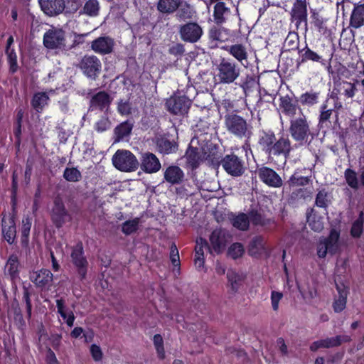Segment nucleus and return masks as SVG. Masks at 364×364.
Wrapping results in <instances>:
<instances>
[{"label": "nucleus", "instance_id": "3c124183", "mask_svg": "<svg viewBox=\"0 0 364 364\" xmlns=\"http://www.w3.org/2000/svg\"><path fill=\"white\" fill-rule=\"evenodd\" d=\"M345 178L348 185L354 189L358 188V181L356 173L352 169L348 168L345 171Z\"/></svg>", "mask_w": 364, "mask_h": 364}, {"label": "nucleus", "instance_id": "cd10ccee", "mask_svg": "<svg viewBox=\"0 0 364 364\" xmlns=\"http://www.w3.org/2000/svg\"><path fill=\"white\" fill-rule=\"evenodd\" d=\"M306 0H296L294 4L291 16L297 23L306 22L307 20Z\"/></svg>", "mask_w": 364, "mask_h": 364}, {"label": "nucleus", "instance_id": "393cba45", "mask_svg": "<svg viewBox=\"0 0 364 364\" xmlns=\"http://www.w3.org/2000/svg\"><path fill=\"white\" fill-rule=\"evenodd\" d=\"M279 107L282 112L292 119L302 114L301 109L296 105L291 102V100L288 96L282 97L279 99Z\"/></svg>", "mask_w": 364, "mask_h": 364}, {"label": "nucleus", "instance_id": "2eb2a0df", "mask_svg": "<svg viewBox=\"0 0 364 364\" xmlns=\"http://www.w3.org/2000/svg\"><path fill=\"white\" fill-rule=\"evenodd\" d=\"M80 68L88 77L95 79L101 70V62L95 55H85L81 60Z\"/></svg>", "mask_w": 364, "mask_h": 364}, {"label": "nucleus", "instance_id": "c85d7f7f", "mask_svg": "<svg viewBox=\"0 0 364 364\" xmlns=\"http://www.w3.org/2000/svg\"><path fill=\"white\" fill-rule=\"evenodd\" d=\"M179 4L176 11V16L179 21L192 19L195 16L196 12L193 6L182 0Z\"/></svg>", "mask_w": 364, "mask_h": 364}, {"label": "nucleus", "instance_id": "864d4df0", "mask_svg": "<svg viewBox=\"0 0 364 364\" xmlns=\"http://www.w3.org/2000/svg\"><path fill=\"white\" fill-rule=\"evenodd\" d=\"M117 111L121 115H129L133 112V107L128 100H121L117 103Z\"/></svg>", "mask_w": 364, "mask_h": 364}, {"label": "nucleus", "instance_id": "f704fd0d", "mask_svg": "<svg viewBox=\"0 0 364 364\" xmlns=\"http://www.w3.org/2000/svg\"><path fill=\"white\" fill-rule=\"evenodd\" d=\"M230 13V9L224 2H218L214 6L213 18L217 24H222L225 21V16Z\"/></svg>", "mask_w": 364, "mask_h": 364}, {"label": "nucleus", "instance_id": "e2e57ef3", "mask_svg": "<svg viewBox=\"0 0 364 364\" xmlns=\"http://www.w3.org/2000/svg\"><path fill=\"white\" fill-rule=\"evenodd\" d=\"M303 56L304 60H312L314 62H319L321 59V57L319 55L309 48H306Z\"/></svg>", "mask_w": 364, "mask_h": 364}, {"label": "nucleus", "instance_id": "603ef678", "mask_svg": "<svg viewBox=\"0 0 364 364\" xmlns=\"http://www.w3.org/2000/svg\"><path fill=\"white\" fill-rule=\"evenodd\" d=\"M299 46V37L295 33H290L284 41V47L289 50H295Z\"/></svg>", "mask_w": 364, "mask_h": 364}, {"label": "nucleus", "instance_id": "4468645a", "mask_svg": "<svg viewBox=\"0 0 364 364\" xmlns=\"http://www.w3.org/2000/svg\"><path fill=\"white\" fill-rule=\"evenodd\" d=\"M257 173L259 178L269 187L280 188L283 184V181L279 175L269 167L262 166L258 168Z\"/></svg>", "mask_w": 364, "mask_h": 364}, {"label": "nucleus", "instance_id": "c03bdc74", "mask_svg": "<svg viewBox=\"0 0 364 364\" xmlns=\"http://www.w3.org/2000/svg\"><path fill=\"white\" fill-rule=\"evenodd\" d=\"M307 222L309 228L315 232H320L323 229V218L316 213L311 214L308 217Z\"/></svg>", "mask_w": 364, "mask_h": 364}, {"label": "nucleus", "instance_id": "4c0bfd02", "mask_svg": "<svg viewBox=\"0 0 364 364\" xmlns=\"http://www.w3.org/2000/svg\"><path fill=\"white\" fill-rule=\"evenodd\" d=\"M133 124L129 121H126L119 124L114 129V134L116 136V141H119L124 137L128 136L132 130Z\"/></svg>", "mask_w": 364, "mask_h": 364}, {"label": "nucleus", "instance_id": "2f4dec72", "mask_svg": "<svg viewBox=\"0 0 364 364\" xmlns=\"http://www.w3.org/2000/svg\"><path fill=\"white\" fill-rule=\"evenodd\" d=\"M19 262L16 255H11L9 257L4 268V274L9 275L11 280L18 277Z\"/></svg>", "mask_w": 364, "mask_h": 364}, {"label": "nucleus", "instance_id": "6e6d98bb", "mask_svg": "<svg viewBox=\"0 0 364 364\" xmlns=\"http://www.w3.org/2000/svg\"><path fill=\"white\" fill-rule=\"evenodd\" d=\"M333 108L330 106V101L326 100V102L321 106V111L320 114V122H324L329 119L332 114Z\"/></svg>", "mask_w": 364, "mask_h": 364}, {"label": "nucleus", "instance_id": "a878e982", "mask_svg": "<svg viewBox=\"0 0 364 364\" xmlns=\"http://www.w3.org/2000/svg\"><path fill=\"white\" fill-rule=\"evenodd\" d=\"M183 178V171L177 166H170L164 171V179L172 185L181 183Z\"/></svg>", "mask_w": 364, "mask_h": 364}, {"label": "nucleus", "instance_id": "338daca9", "mask_svg": "<svg viewBox=\"0 0 364 364\" xmlns=\"http://www.w3.org/2000/svg\"><path fill=\"white\" fill-rule=\"evenodd\" d=\"M303 297L306 301L310 302L317 296V291L314 287H309L306 291H301Z\"/></svg>", "mask_w": 364, "mask_h": 364}, {"label": "nucleus", "instance_id": "0eeeda50", "mask_svg": "<svg viewBox=\"0 0 364 364\" xmlns=\"http://www.w3.org/2000/svg\"><path fill=\"white\" fill-rule=\"evenodd\" d=\"M52 222L58 228H61L66 222L70 221L72 217L65 204L60 197H56L53 201V206L50 210Z\"/></svg>", "mask_w": 364, "mask_h": 364}, {"label": "nucleus", "instance_id": "ea45409f", "mask_svg": "<svg viewBox=\"0 0 364 364\" xmlns=\"http://www.w3.org/2000/svg\"><path fill=\"white\" fill-rule=\"evenodd\" d=\"M210 38L216 41L225 42L228 41L230 34L229 30L220 27V28H213L209 32Z\"/></svg>", "mask_w": 364, "mask_h": 364}, {"label": "nucleus", "instance_id": "bf43d9fd", "mask_svg": "<svg viewBox=\"0 0 364 364\" xmlns=\"http://www.w3.org/2000/svg\"><path fill=\"white\" fill-rule=\"evenodd\" d=\"M283 298V294L282 292L272 291L271 293V304L272 309L274 311H277L279 309V301Z\"/></svg>", "mask_w": 364, "mask_h": 364}, {"label": "nucleus", "instance_id": "f8f14e48", "mask_svg": "<svg viewBox=\"0 0 364 364\" xmlns=\"http://www.w3.org/2000/svg\"><path fill=\"white\" fill-rule=\"evenodd\" d=\"M65 32L62 29L51 28L43 36V44L48 49L60 48L65 46Z\"/></svg>", "mask_w": 364, "mask_h": 364}, {"label": "nucleus", "instance_id": "7c9ffc66", "mask_svg": "<svg viewBox=\"0 0 364 364\" xmlns=\"http://www.w3.org/2000/svg\"><path fill=\"white\" fill-rule=\"evenodd\" d=\"M31 279L38 287H43L52 282L53 274L48 269H43L33 272Z\"/></svg>", "mask_w": 364, "mask_h": 364}, {"label": "nucleus", "instance_id": "dca6fc26", "mask_svg": "<svg viewBox=\"0 0 364 364\" xmlns=\"http://www.w3.org/2000/svg\"><path fill=\"white\" fill-rule=\"evenodd\" d=\"M179 33L184 41L195 43L200 38L203 30L196 23H188L181 27Z\"/></svg>", "mask_w": 364, "mask_h": 364}, {"label": "nucleus", "instance_id": "de8ad7c7", "mask_svg": "<svg viewBox=\"0 0 364 364\" xmlns=\"http://www.w3.org/2000/svg\"><path fill=\"white\" fill-rule=\"evenodd\" d=\"M140 220L138 218L127 220L122 224V231L125 235H130L138 229Z\"/></svg>", "mask_w": 364, "mask_h": 364}, {"label": "nucleus", "instance_id": "20e7f679", "mask_svg": "<svg viewBox=\"0 0 364 364\" xmlns=\"http://www.w3.org/2000/svg\"><path fill=\"white\" fill-rule=\"evenodd\" d=\"M114 166L124 172L134 171L138 168L139 163L136 157L128 150L119 149L112 159Z\"/></svg>", "mask_w": 364, "mask_h": 364}, {"label": "nucleus", "instance_id": "c9c22d12", "mask_svg": "<svg viewBox=\"0 0 364 364\" xmlns=\"http://www.w3.org/2000/svg\"><path fill=\"white\" fill-rule=\"evenodd\" d=\"M207 247V242L203 238H199L196 240V245L195 248V265L198 268H200L204 264V251L203 248Z\"/></svg>", "mask_w": 364, "mask_h": 364}, {"label": "nucleus", "instance_id": "13d9d810", "mask_svg": "<svg viewBox=\"0 0 364 364\" xmlns=\"http://www.w3.org/2000/svg\"><path fill=\"white\" fill-rule=\"evenodd\" d=\"M90 353L92 359L95 362H100L102 360L103 352L99 346L96 344L91 345L90 347Z\"/></svg>", "mask_w": 364, "mask_h": 364}, {"label": "nucleus", "instance_id": "4be33fe9", "mask_svg": "<svg viewBox=\"0 0 364 364\" xmlns=\"http://www.w3.org/2000/svg\"><path fill=\"white\" fill-rule=\"evenodd\" d=\"M247 252L251 257L259 258L267 253L266 241L263 237L256 236L249 243Z\"/></svg>", "mask_w": 364, "mask_h": 364}, {"label": "nucleus", "instance_id": "a19ab883", "mask_svg": "<svg viewBox=\"0 0 364 364\" xmlns=\"http://www.w3.org/2000/svg\"><path fill=\"white\" fill-rule=\"evenodd\" d=\"M157 147L161 153L168 154L176 151L178 144L173 141L166 139H161L157 141Z\"/></svg>", "mask_w": 364, "mask_h": 364}, {"label": "nucleus", "instance_id": "473e14b6", "mask_svg": "<svg viewBox=\"0 0 364 364\" xmlns=\"http://www.w3.org/2000/svg\"><path fill=\"white\" fill-rule=\"evenodd\" d=\"M350 25L355 28L364 26V4L354 6L350 16Z\"/></svg>", "mask_w": 364, "mask_h": 364}, {"label": "nucleus", "instance_id": "5fc2aeb1", "mask_svg": "<svg viewBox=\"0 0 364 364\" xmlns=\"http://www.w3.org/2000/svg\"><path fill=\"white\" fill-rule=\"evenodd\" d=\"M111 127V122L107 116L102 117L95 124L94 128L97 132H103L109 129Z\"/></svg>", "mask_w": 364, "mask_h": 364}, {"label": "nucleus", "instance_id": "5701e85b", "mask_svg": "<svg viewBox=\"0 0 364 364\" xmlns=\"http://www.w3.org/2000/svg\"><path fill=\"white\" fill-rule=\"evenodd\" d=\"M114 45L112 38L108 36H101L92 42L91 48L95 53L105 55L112 51Z\"/></svg>", "mask_w": 364, "mask_h": 364}, {"label": "nucleus", "instance_id": "680f3d73", "mask_svg": "<svg viewBox=\"0 0 364 364\" xmlns=\"http://www.w3.org/2000/svg\"><path fill=\"white\" fill-rule=\"evenodd\" d=\"M327 193L324 191L318 193L316 198V204L321 208H325L327 205Z\"/></svg>", "mask_w": 364, "mask_h": 364}, {"label": "nucleus", "instance_id": "9d476101", "mask_svg": "<svg viewBox=\"0 0 364 364\" xmlns=\"http://www.w3.org/2000/svg\"><path fill=\"white\" fill-rule=\"evenodd\" d=\"M191 102L186 96L173 95L166 102L167 109L173 114H185L188 112Z\"/></svg>", "mask_w": 364, "mask_h": 364}, {"label": "nucleus", "instance_id": "412c9836", "mask_svg": "<svg viewBox=\"0 0 364 364\" xmlns=\"http://www.w3.org/2000/svg\"><path fill=\"white\" fill-rule=\"evenodd\" d=\"M184 158L186 166L192 169H195L206 158V153L201 148L190 146L187 149Z\"/></svg>", "mask_w": 364, "mask_h": 364}, {"label": "nucleus", "instance_id": "774afa93", "mask_svg": "<svg viewBox=\"0 0 364 364\" xmlns=\"http://www.w3.org/2000/svg\"><path fill=\"white\" fill-rule=\"evenodd\" d=\"M46 361L47 364H60L54 352L50 348L46 351Z\"/></svg>", "mask_w": 364, "mask_h": 364}, {"label": "nucleus", "instance_id": "a18cd8bd", "mask_svg": "<svg viewBox=\"0 0 364 364\" xmlns=\"http://www.w3.org/2000/svg\"><path fill=\"white\" fill-rule=\"evenodd\" d=\"M250 221L254 225L267 227L273 223V220L270 218H265L263 215L257 211H252L250 213Z\"/></svg>", "mask_w": 364, "mask_h": 364}, {"label": "nucleus", "instance_id": "72a5a7b5", "mask_svg": "<svg viewBox=\"0 0 364 364\" xmlns=\"http://www.w3.org/2000/svg\"><path fill=\"white\" fill-rule=\"evenodd\" d=\"M181 0H159L157 4V9L162 14H171L174 13Z\"/></svg>", "mask_w": 364, "mask_h": 364}, {"label": "nucleus", "instance_id": "09e8293b", "mask_svg": "<svg viewBox=\"0 0 364 364\" xmlns=\"http://www.w3.org/2000/svg\"><path fill=\"white\" fill-rule=\"evenodd\" d=\"M363 213L360 212L359 218L353 223L350 233L353 237H359L363 232Z\"/></svg>", "mask_w": 364, "mask_h": 364}, {"label": "nucleus", "instance_id": "f3484780", "mask_svg": "<svg viewBox=\"0 0 364 364\" xmlns=\"http://www.w3.org/2000/svg\"><path fill=\"white\" fill-rule=\"evenodd\" d=\"M141 169L146 173L158 172L161 168V162L157 156L151 152H144L141 154Z\"/></svg>", "mask_w": 364, "mask_h": 364}, {"label": "nucleus", "instance_id": "b1692460", "mask_svg": "<svg viewBox=\"0 0 364 364\" xmlns=\"http://www.w3.org/2000/svg\"><path fill=\"white\" fill-rule=\"evenodd\" d=\"M2 234L4 239L12 244L16 235L15 222L12 216L4 215L2 218Z\"/></svg>", "mask_w": 364, "mask_h": 364}, {"label": "nucleus", "instance_id": "a211bd4d", "mask_svg": "<svg viewBox=\"0 0 364 364\" xmlns=\"http://www.w3.org/2000/svg\"><path fill=\"white\" fill-rule=\"evenodd\" d=\"M41 10L48 16H56L65 9V0H38Z\"/></svg>", "mask_w": 364, "mask_h": 364}, {"label": "nucleus", "instance_id": "6e6552de", "mask_svg": "<svg viewBox=\"0 0 364 364\" xmlns=\"http://www.w3.org/2000/svg\"><path fill=\"white\" fill-rule=\"evenodd\" d=\"M231 240V235L225 229L216 228L210 234L209 241L210 249L217 254L221 253L225 248L228 242Z\"/></svg>", "mask_w": 364, "mask_h": 364}, {"label": "nucleus", "instance_id": "ddd939ff", "mask_svg": "<svg viewBox=\"0 0 364 364\" xmlns=\"http://www.w3.org/2000/svg\"><path fill=\"white\" fill-rule=\"evenodd\" d=\"M225 171L233 176H241L245 171L243 161L236 155H226L221 161Z\"/></svg>", "mask_w": 364, "mask_h": 364}, {"label": "nucleus", "instance_id": "052dcab7", "mask_svg": "<svg viewBox=\"0 0 364 364\" xmlns=\"http://www.w3.org/2000/svg\"><path fill=\"white\" fill-rule=\"evenodd\" d=\"M343 89L344 95L348 98L353 97L357 90L355 85L349 82H343Z\"/></svg>", "mask_w": 364, "mask_h": 364}, {"label": "nucleus", "instance_id": "aec40b11", "mask_svg": "<svg viewBox=\"0 0 364 364\" xmlns=\"http://www.w3.org/2000/svg\"><path fill=\"white\" fill-rule=\"evenodd\" d=\"M223 49L226 50L237 62L244 64L248 60V46L245 43H235L230 46H225Z\"/></svg>", "mask_w": 364, "mask_h": 364}, {"label": "nucleus", "instance_id": "0e129e2a", "mask_svg": "<svg viewBox=\"0 0 364 364\" xmlns=\"http://www.w3.org/2000/svg\"><path fill=\"white\" fill-rule=\"evenodd\" d=\"M318 96L315 93H306L301 95V102L303 104L314 105L316 102Z\"/></svg>", "mask_w": 364, "mask_h": 364}, {"label": "nucleus", "instance_id": "39448f33", "mask_svg": "<svg viewBox=\"0 0 364 364\" xmlns=\"http://www.w3.org/2000/svg\"><path fill=\"white\" fill-rule=\"evenodd\" d=\"M289 132L296 141L303 144L307 141L311 135V129L307 117L304 114L291 119Z\"/></svg>", "mask_w": 364, "mask_h": 364}, {"label": "nucleus", "instance_id": "f03ea898", "mask_svg": "<svg viewBox=\"0 0 364 364\" xmlns=\"http://www.w3.org/2000/svg\"><path fill=\"white\" fill-rule=\"evenodd\" d=\"M227 131L238 139H250L252 135V127L242 117L230 113L224 117Z\"/></svg>", "mask_w": 364, "mask_h": 364}, {"label": "nucleus", "instance_id": "69168bd1", "mask_svg": "<svg viewBox=\"0 0 364 364\" xmlns=\"http://www.w3.org/2000/svg\"><path fill=\"white\" fill-rule=\"evenodd\" d=\"M170 258L172 264L174 266L179 265V254L176 245L175 244H172L171 246Z\"/></svg>", "mask_w": 364, "mask_h": 364}, {"label": "nucleus", "instance_id": "4d7b16f0", "mask_svg": "<svg viewBox=\"0 0 364 364\" xmlns=\"http://www.w3.org/2000/svg\"><path fill=\"white\" fill-rule=\"evenodd\" d=\"M309 181V179L308 177L300 176L296 174H293L290 177L287 183L290 186H305L308 184Z\"/></svg>", "mask_w": 364, "mask_h": 364}, {"label": "nucleus", "instance_id": "e433bc0d", "mask_svg": "<svg viewBox=\"0 0 364 364\" xmlns=\"http://www.w3.org/2000/svg\"><path fill=\"white\" fill-rule=\"evenodd\" d=\"M48 100L49 97L46 92H38L33 95L31 105L36 112H41L48 105Z\"/></svg>", "mask_w": 364, "mask_h": 364}, {"label": "nucleus", "instance_id": "49530a36", "mask_svg": "<svg viewBox=\"0 0 364 364\" xmlns=\"http://www.w3.org/2000/svg\"><path fill=\"white\" fill-rule=\"evenodd\" d=\"M245 253L243 245L240 242L232 244L228 250V256L233 259L241 257Z\"/></svg>", "mask_w": 364, "mask_h": 364}, {"label": "nucleus", "instance_id": "c756f323", "mask_svg": "<svg viewBox=\"0 0 364 364\" xmlns=\"http://www.w3.org/2000/svg\"><path fill=\"white\" fill-rule=\"evenodd\" d=\"M336 289L338 292V296L335 299L333 308L335 312L339 313L346 308L348 291L343 284H336Z\"/></svg>", "mask_w": 364, "mask_h": 364}, {"label": "nucleus", "instance_id": "58836bf2", "mask_svg": "<svg viewBox=\"0 0 364 364\" xmlns=\"http://www.w3.org/2000/svg\"><path fill=\"white\" fill-rule=\"evenodd\" d=\"M228 284L233 292H236L242 285L243 277L233 270H229L227 273Z\"/></svg>", "mask_w": 364, "mask_h": 364}, {"label": "nucleus", "instance_id": "9b49d317", "mask_svg": "<svg viewBox=\"0 0 364 364\" xmlns=\"http://www.w3.org/2000/svg\"><path fill=\"white\" fill-rule=\"evenodd\" d=\"M351 338L348 335H338L334 337H327L313 342L310 346L311 351H316L319 348H331L341 346L343 343H348Z\"/></svg>", "mask_w": 364, "mask_h": 364}, {"label": "nucleus", "instance_id": "f257e3e1", "mask_svg": "<svg viewBox=\"0 0 364 364\" xmlns=\"http://www.w3.org/2000/svg\"><path fill=\"white\" fill-rule=\"evenodd\" d=\"M259 144L269 155H283L286 159L291 150V141L287 137L282 136L277 139L272 132H262Z\"/></svg>", "mask_w": 364, "mask_h": 364}, {"label": "nucleus", "instance_id": "8fccbe9b", "mask_svg": "<svg viewBox=\"0 0 364 364\" xmlns=\"http://www.w3.org/2000/svg\"><path fill=\"white\" fill-rule=\"evenodd\" d=\"M64 178L70 182H77L80 180L81 173L76 168H66L63 173Z\"/></svg>", "mask_w": 364, "mask_h": 364}, {"label": "nucleus", "instance_id": "7ed1b4c3", "mask_svg": "<svg viewBox=\"0 0 364 364\" xmlns=\"http://www.w3.org/2000/svg\"><path fill=\"white\" fill-rule=\"evenodd\" d=\"M216 77L220 83L230 84L240 75V68L232 59L223 58L216 65Z\"/></svg>", "mask_w": 364, "mask_h": 364}, {"label": "nucleus", "instance_id": "bb28decb", "mask_svg": "<svg viewBox=\"0 0 364 364\" xmlns=\"http://www.w3.org/2000/svg\"><path fill=\"white\" fill-rule=\"evenodd\" d=\"M100 4L98 0H85L79 11V14L95 18L100 15Z\"/></svg>", "mask_w": 364, "mask_h": 364}, {"label": "nucleus", "instance_id": "1a4fd4ad", "mask_svg": "<svg viewBox=\"0 0 364 364\" xmlns=\"http://www.w3.org/2000/svg\"><path fill=\"white\" fill-rule=\"evenodd\" d=\"M72 262L77 268V274L80 279L86 277L88 262L84 256L83 246L78 242L73 249L71 252Z\"/></svg>", "mask_w": 364, "mask_h": 364}, {"label": "nucleus", "instance_id": "423d86ee", "mask_svg": "<svg viewBox=\"0 0 364 364\" xmlns=\"http://www.w3.org/2000/svg\"><path fill=\"white\" fill-rule=\"evenodd\" d=\"M341 247L340 232L332 229L328 237L321 238L317 245V255L324 258L328 253L334 255Z\"/></svg>", "mask_w": 364, "mask_h": 364}, {"label": "nucleus", "instance_id": "37998d69", "mask_svg": "<svg viewBox=\"0 0 364 364\" xmlns=\"http://www.w3.org/2000/svg\"><path fill=\"white\" fill-rule=\"evenodd\" d=\"M31 220L32 219L28 216L23 217L22 220V226L21 229V240L23 246H26L28 243L29 234L31 228Z\"/></svg>", "mask_w": 364, "mask_h": 364}, {"label": "nucleus", "instance_id": "79ce46f5", "mask_svg": "<svg viewBox=\"0 0 364 364\" xmlns=\"http://www.w3.org/2000/svg\"><path fill=\"white\" fill-rule=\"evenodd\" d=\"M250 217L245 213H240L232 218V225L240 230H246L250 225Z\"/></svg>", "mask_w": 364, "mask_h": 364}, {"label": "nucleus", "instance_id": "6ab92c4d", "mask_svg": "<svg viewBox=\"0 0 364 364\" xmlns=\"http://www.w3.org/2000/svg\"><path fill=\"white\" fill-rule=\"evenodd\" d=\"M112 102V98L108 93L105 91H100L95 94L90 99V109L100 110L107 112Z\"/></svg>", "mask_w": 364, "mask_h": 364}]
</instances>
